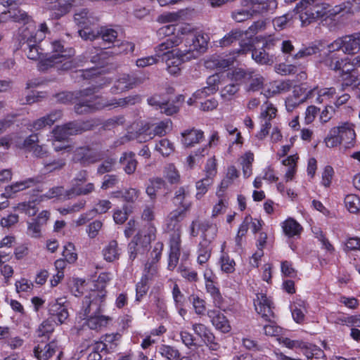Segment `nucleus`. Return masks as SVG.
<instances>
[{"mask_svg": "<svg viewBox=\"0 0 360 360\" xmlns=\"http://www.w3.org/2000/svg\"><path fill=\"white\" fill-rule=\"evenodd\" d=\"M86 129H87L86 127H82L77 122H70L63 126L56 127L52 131V144L54 150L56 151L62 150L69 151V146L64 144L58 146L56 142L63 141L66 140L69 136L80 133Z\"/></svg>", "mask_w": 360, "mask_h": 360, "instance_id": "10", "label": "nucleus"}, {"mask_svg": "<svg viewBox=\"0 0 360 360\" xmlns=\"http://www.w3.org/2000/svg\"><path fill=\"white\" fill-rule=\"evenodd\" d=\"M37 181L34 178H29L23 181H16L6 187L5 193L2 194V196L11 198L16 193L34 186Z\"/></svg>", "mask_w": 360, "mask_h": 360, "instance_id": "26", "label": "nucleus"}, {"mask_svg": "<svg viewBox=\"0 0 360 360\" xmlns=\"http://www.w3.org/2000/svg\"><path fill=\"white\" fill-rule=\"evenodd\" d=\"M250 79L249 89L253 91L260 89L264 83V78L259 74H255L253 72H248V78Z\"/></svg>", "mask_w": 360, "mask_h": 360, "instance_id": "59", "label": "nucleus"}, {"mask_svg": "<svg viewBox=\"0 0 360 360\" xmlns=\"http://www.w3.org/2000/svg\"><path fill=\"white\" fill-rule=\"evenodd\" d=\"M291 312L295 322L298 323H302L307 313L306 302L301 299H296L291 304Z\"/></svg>", "mask_w": 360, "mask_h": 360, "instance_id": "33", "label": "nucleus"}, {"mask_svg": "<svg viewBox=\"0 0 360 360\" xmlns=\"http://www.w3.org/2000/svg\"><path fill=\"white\" fill-rule=\"evenodd\" d=\"M180 236L175 233L170 240V252L168 261V269L174 270L176 266L180 256Z\"/></svg>", "mask_w": 360, "mask_h": 360, "instance_id": "25", "label": "nucleus"}, {"mask_svg": "<svg viewBox=\"0 0 360 360\" xmlns=\"http://www.w3.org/2000/svg\"><path fill=\"white\" fill-rule=\"evenodd\" d=\"M207 154V146L200 148L192 152L186 159V164L188 169H192L200 164L203 158Z\"/></svg>", "mask_w": 360, "mask_h": 360, "instance_id": "35", "label": "nucleus"}, {"mask_svg": "<svg viewBox=\"0 0 360 360\" xmlns=\"http://www.w3.org/2000/svg\"><path fill=\"white\" fill-rule=\"evenodd\" d=\"M48 313L56 324H62L69 316L67 306L60 300H55L49 303Z\"/></svg>", "mask_w": 360, "mask_h": 360, "instance_id": "16", "label": "nucleus"}, {"mask_svg": "<svg viewBox=\"0 0 360 360\" xmlns=\"http://www.w3.org/2000/svg\"><path fill=\"white\" fill-rule=\"evenodd\" d=\"M165 181L159 177L153 178L149 180L148 184L146 186V192L151 200L156 198L158 192L162 188H165Z\"/></svg>", "mask_w": 360, "mask_h": 360, "instance_id": "40", "label": "nucleus"}, {"mask_svg": "<svg viewBox=\"0 0 360 360\" xmlns=\"http://www.w3.org/2000/svg\"><path fill=\"white\" fill-rule=\"evenodd\" d=\"M57 349L58 345L55 342L49 344L41 343L34 347V353L38 359L46 360L51 357Z\"/></svg>", "mask_w": 360, "mask_h": 360, "instance_id": "30", "label": "nucleus"}, {"mask_svg": "<svg viewBox=\"0 0 360 360\" xmlns=\"http://www.w3.org/2000/svg\"><path fill=\"white\" fill-rule=\"evenodd\" d=\"M149 105L159 109L161 112L165 113L167 115H172L178 111L179 106L173 103L161 99L159 96H153L148 99Z\"/></svg>", "mask_w": 360, "mask_h": 360, "instance_id": "27", "label": "nucleus"}, {"mask_svg": "<svg viewBox=\"0 0 360 360\" xmlns=\"http://www.w3.org/2000/svg\"><path fill=\"white\" fill-rule=\"evenodd\" d=\"M347 7L342 4L331 6L327 3H316V0H302L295 11L299 15L302 26H306L321 18H332Z\"/></svg>", "mask_w": 360, "mask_h": 360, "instance_id": "3", "label": "nucleus"}, {"mask_svg": "<svg viewBox=\"0 0 360 360\" xmlns=\"http://www.w3.org/2000/svg\"><path fill=\"white\" fill-rule=\"evenodd\" d=\"M120 162L124 165V169L128 174H133L137 166L135 154L132 152L125 153L120 158Z\"/></svg>", "mask_w": 360, "mask_h": 360, "instance_id": "42", "label": "nucleus"}, {"mask_svg": "<svg viewBox=\"0 0 360 360\" xmlns=\"http://www.w3.org/2000/svg\"><path fill=\"white\" fill-rule=\"evenodd\" d=\"M220 265L221 271L226 274H231L235 271L234 260L226 253H223L220 257Z\"/></svg>", "mask_w": 360, "mask_h": 360, "instance_id": "58", "label": "nucleus"}, {"mask_svg": "<svg viewBox=\"0 0 360 360\" xmlns=\"http://www.w3.org/2000/svg\"><path fill=\"white\" fill-rule=\"evenodd\" d=\"M89 91L90 90H85L82 92V99L79 101L75 107V111L77 114L89 112L105 108H115L118 106H124L126 105H133L140 101V97L136 95L129 96L124 98H114L110 101H106L103 98L91 96Z\"/></svg>", "mask_w": 360, "mask_h": 360, "instance_id": "4", "label": "nucleus"}, {"mask_svg": "<svg viewBox=\"0 0 360 360\" xmlns=\"http://www.w3.org/2000/svg\"><path fill=\"white\" fill-rule=\"evenodd\" d=\"M204 172L205 174V178L213 181V179L217 174V164L214 157H212L207 160Z\"/></svg>", "mask_w": 360, "mask_h": 360, "instance_id": "56", "label": "nucleus"}, {"mask_svg": "<svg viewBox=\"0 0 360 360\" xmlns=\"http://www.w3.org/2000/svg\"><path fill=\"white\" fill-rule=\"evenodd\" d=\"M209 229H212L214 232L215 229L212 227L207 221L199 222L198 221H193L191 224V235L195 236L198 234L199 231H201L205 236H206L205 232Z\"/></svg>", "mask_w": 360, "mask_h": 360, "instance_id": "55", "label": "nucleus"}, {"mask_svg": "<svg viewBox=\"0 0 360 360\" xmlns=\"http://www.w3.org/2000/svg\"><path fill=\"white\" fill-rule=\"evenodd\" d=\"M326 63L330 69L340 72V76L345 85L350 86L353 84L354 68L351 63V59L348 58H340L336 56V54H333L326 59Z\"/></svg>", "mask_w": 360, "mask_h": 360, "instance_id": "9", "label": "nucleus"}, {"mask_svg": "<svg viewBox=\"0 0 360 360\" xmlns=\"http://www.w3.org/2000/svg\"><path fill=\"white\" fill-rule=\"evenodd\" d=\"M151 127L154 137L162 136L172 130V122L169 119H166L159 122L151 123Z\"/></svg>", "mask_w": 360, "mask_h": 360, "instance_id": "45", "label": "nucleus"}, {"mask_svg": "<svg viewBox=\"0 0 360 360\" xmlns=\"http://www.w3.org/2000/svg\"><path fill=\"white\" fill-rule=\"evenodd\" d=\"M184 212L181 210H175L171 212L167 218V226L169 230L176 228L178 223L183 219Z\"/></svg>", "mask_w": 360, "mask_h": 360, "instance_id": "51", "label": "nucleus"}, {"mask_svg": "<svg viewBox=\"0 0 360 360\" xmlns=\"http://www.w3.org/2000/svg\"><path fill=\"white\" fill-rule=\"evenodd\" d=\"M254 305L256 311L265 320H269L274 317L272 302L264 293L256 294Z\"/></svg>", "mask_w": 360, "mask_h": 360, "instance_id": "15", "label": "nucleus"}, {"mask_svg": "<svg viewBox=\"0 0 360 360\" xmlns=\"http://www.w3.org/2000/svg\"><path fill=\"white\" fill-rule=\"evenodd\" d=\"M274 39H269L264 44L262 48L252 50V59L261 65H272L274 63V56L266 53L264 48H269L270 46H274Z\"/></svg>", "mask_w": 360, "mask_h": 360, "instance_id": "21", "label": "nucleus"}, {"mask_svg": "<svg viewBox=\"0 0 360 360\" xmlns=\"http://www.w3.org/2000/svg\"><path fill=\"white\" fill-rule=\"evenodd\" d=\"M97 34V37L95 39L101 38V39L108 44L113 43L115 44V40L117 37V32L113 29H103L101 30V33L98 32H95Z\"/></svg>", "mask_w": 360, "mask_h": 360, "instance_id": "57", "label": "nucleus"}, {"mask_svg": "<svg viewBox=\"0 0 360 360\" xmlns=\"http://www.w3.org/2000/svg\"><path fill=\"white\" fill-rule=\"evenodd\" d=\"M145 274L142 276L141 281L136 285V302H140L143 295L146 294L148 290V280L157 272V266L154 264L149 263L146 264Z\"/></svg>", "mask_w": 360, "mask_h": 360, "instance_id": "17", "label": "nucleus"}, {"mask_svg": "<svg viewBox=\"0 0 360 360\" xmlns=\"http://www.w3.org/2000/svg\"><path fill=\"white\" fill-rule=\"evenodd\" d=\"M210 255L211 249L207 245V241L201 243L198 252V263L200 265L205 264L209 260Z\"/></svg>", "mask_w": 360, "mask_h": 360, "instance_id": "54", "label": "nucleus"}, {"mask_svg": "<svg viewBox=\"0 0 360 360\" xmlns=\"http://www.w3.org/2000/svg\"><path fill=\"white\" fill-rule=\"evenodd\" d=\"M217 196L218 200L217 202L214 205L212 211V216L213 217H216L219 214H224L226 212L229 204V199L226 194L224 193V191L219 190L217 192Z\"/></svg>", "mask_w": 360, "mask_h": 360, "instance_id": "37", "label": "nucleus"}, {"mask_svg": "<svg viewBox=\"0 0 360 360\" xmlns=\"http://www.w3.org/2000/svg\"><path fill=\"white\" fill-rule=\"evenodd\" d=\"M74 160L84 165L93 163L99 160V155L88 147L77 148L74 152Z\"/></svg>", "mask_w": 360, "mask_h": 360, "instance_id": "24", "label": "nucleus"}, {"mask_svg": "<svg viewBox=\"0 0 360 360\" xmlns=\"http://www.w3.org/2000/svg\"><path fill=\"white\" fill-rule=\"evenodd\" d=\"M185 11L180 10L176 12H167L158 17L157 21L160 23L175 22L179 20L184 15Z\"/></svg>", "mask_w": 360, "mask_h": 360, "instance_id": "50", "label": "nucleus"}, {"mask_svg": "<svg viewBox=\"0 0 360 360\" xmlns=\"http://www.w3.org/2000/svg\"><path fill=\"white\" fill-rule=\"evenodd\" d=\"M264 330L265 335L271 337H274L278 340V338L284 335L285 330L277 326L275 323H270L264 326Z\"/></svg>", "mask_w": 360, "mask_h": 360, "instance_id": "63", "label": "nucleus"}, {"mask_svg": "<svg viewBox=\"0 0 360 360\" xmlns=\"http://www.w3.org/2000/svg\"><path fill=\"white\" fill-rule=\"evenodd\" d=\"M239 176V172L234 166H229L227 169L226 176L222 179L220 184V189L224 191L226 189L234 180Z\"/></svg>", "mask_w": 360, "mask_h": 360, "instance_id": "48", "label": "nucleus"}, {"mask_svg": "<svg viewBox=\"0 0 360 360\" xmlns=\"http://www.w3.org/2000/svg\"><path fill=\"white\" fill-rule=\"evenodd\" d=\"M94 184L93 183H88L84 186H82V185L73 184L71 188L66 191L65 197L68 198H72L77 195H88L94 191Z\"/></svg>", "mask_w": 360, "mask_h": 360, "instance_id": "38", "label": "nucleus"}, {"mask_svg": "<svg viewBox=\"0 0 360 360\" xmlns=\"http://www.w3.org/2000/svg\"><path fill=\"white\" fill-rule=\"evenodd\" d=\"M155 228L150 225L147 231H139L128 245L129 259L133 261L143 257L148 251L150 242L155 238Z\"/></svg>", "mask_w": 360, "mask_h": 360, "instance_id": "6", "label": "nucleus"}, {"mask_svg": "<svg viewBox=\"0 0 360 360\" xmlns=\"http://www.w3.org/2000/svg\"><path fill=\"white\" fill-rule=\"evenodd\" d=\"M136 85V79L127 74L120 75L112 88L113 94H119L132 89Z\"/></svg>", "mask_w": 360, "mask_h": 360, "instance_id": "29", "label": "nucleus"}, {"mask_svg": "<svg viewBox=\"0 0 360 360\" xmlns=\"http://www.w3.org/2000/svg\"><path fill=\"white\" fill-rule=\"evenodd\" d=\"M336 93L335 87L315 86L306 94L305 98L311 103L321 104L330 101L336 95Z\"/></svg>", "mask_w": 360, "mask_h": 360, "instance_id": "14", "label": "nucleus"}, {"mask_svg": "<svg viewBox=\"0 0 360 360\" xmlns=\"http://www.w3.org/2000/svg\"><path fill=\"white\" fill-rule=\"evenodd\" d=\"M74 19L76 23L82 27V30L79 31L82 38L85 40H94L97 37L98 33L88 27L89 25L94 24L96 19L87 9H81L77 11L74 15Z\"/></svg>", "mask_w": 360, "mask_h": 360, "instance_id": "12", "label": "nucleus"}, {"mask_svg": "<svg viewBox=\"0 0 360 360\" xmlns=\"http://www.w3.org/2000/svg\"><path fill=\"white\" fill-rule=\"evenodd\" d=\"M163 176L170 184H176L180 179L179 172L173 163H168L164 167Z\"/></svg>", "mask_w": 360, "mask_h": 360, "instance_id": "46", "label": "nucleus"}, {"mask_svg": "<svg viewBox=\"0 0 360 360\" xmlns=\"http://www.w3.org/2000/svg\"><path fill=\"white\" fill-rule=\"evenodd\" d=\"M39 198L33 201L20 202L15 207L14 210L23 212L28 216H34L37 212V208L35 205V202H39Z\"/></svg>", "mask_w": 360, "mask_h": 360, "instance_id": "49", "label": "nucleus"}, {"mask_svg": "<svg viewBox=\"0 0 360 360\" xmlns=\"http://www.w3.org/2000/svg\"><path fill=\"white\" fill-rule=\"evenodd\" d=\"M277 113L276 108L268 101L262 104L259 115L260 122H270L276 117Z\"/></svg>", "mask_w": 360, "mask_h": 360, "instance_id": "41", "label": "nucleus"}, {"mask_svg": "<svg viewBox=\"0 0 360 360\" xmlns=\"http://www.w3.org/2000/svg\"><path fill=\"white\" fill-rule=\"evenodd\" d=\"M207 44V35L196 32L189 24H184L178 28L176 34L155 48V56L139 58L136 64L139 68H146L156 64L162 58L169 73L175 75L184 62L198 58L200 52L205 51Z\"/></svg>", "mask_w": 360, "mask_h": 360, "instance_id": "1", "label": "nucleus"}, {"mask_svg": "<svg viewBox=\"0 0 360 360\" xmlns=\"http://www.w3.org/2000/svg\"><path fill=\"white\" fill-rule=\"evenodd\" d=\"M63 256L68 263H74L77 259V254L75 247L72 243H68L64 246Z\"/></svg>", "mask_w": 360, "mask_h": 360, "instance_id": "64", "label": "nucleus"}, {"mask_svg": "<svg viewBox=\"0 0 360 360\" xmlns=\"http://www.w3.org/2000/svg\"><path fill=\"white\" fill-rule=\"evenodd\" d=\"M51 47V55L41 60L40 70H44L49 67L56 66L58 69L67 70L74 67L73 61L70 59L75 54V51L72 48H65L60 41H53Z\"/></svg>", "mask_w": 360, "mask_h": 360, "instance_id": "5", "label": "nucleus"}, {"mask_svg": "<svg viewBox=\"0 0 360 360\" xmlns=\"http://www.w3.org/2000/svg\"><path fill=\"white\" fill-rule=\"evenodd\" d=\"M134 49V45L128 41H122L120 43L117 40L115 41V44L111 48L108 47L103 48H96L94 47L90 52L89 56L91 59V62L93 63L103 64L104 60L108 57L117 55L121 53H128L132 52Z\"/></svg>", "mask_w": 360, "mask_h": 360, "instance_id": "7", "label": "nucleus"}, {"mask_svg": "<svg viewBox=\"0 0 360 360\" xmlns=\"http://www.w3.org/2000/svg\"><path fill=\"white\" fill-rule=\"evenodd\" d=\"M102 253L105 261L112 262L119 259L121 250L116 240H111L103 248Z\"/></svg>", "mask_w": 360, "mask_h": 360, "instance_id": "32", "label": "nucleus"}, {"mask_svg": "<svg viewBox=\"0 0 360 360\" xmlns=\"http://www.w3.org/2000/svg\"><path fill=\"white\" fill-rule=\"evenodd\" d=\"M11 16L12 21L23 22L25 24L20 30V36L22 35L23 32L27 33L34 31L35 25L26 12L18 8L11 9Z\"/></svg>", "mask_w": 360, "mask_h": 360, "instance_id": "22", "label": "nucleus"}, {"mask_svg": "<svg viewBox=\"0 0 360 360\" xmlns=\"http://www.w3.org/2000/svg\"><path fill=\"white\" fill-rule=\"evenodd\" d=\"M77 3L78 0H48L46 8L52 18L58 19L69 13Z\"/></svg>", "mask_w": 360, "mask_h": 360, "instance_id": "13", "label": "nucleus"}, {"mask_svg": "<svg viewBox=\"0 0 360 360\" xmlns=\"http://www.w3.org/2000/svg\"><path fill=\"white\" fill-rule=\"evenodd\" d=\"M329 52L342 51L345 54H354L360 50V33L339 37L328 45Z\"/></svg>", "mask_w": 360, "mask_h": 360, "instance_id": "11", "label": "nucleus"}, {"mask_svg": "<svg viewBox=\"0 0 360 360\" xmlns=\"http://www.w3.org/2000/svg\"><path fill=\"white\" fill-rule=\"evenodd\" d=\"M299 157L297 154L290 155L283 160L282 164L285 167L284 178L286 181H292L297 172V161Z\"/></svg>", "mask_w": 360, "mask_h": 360, "instance_id": "34", "label": "nucleus"}, {"mask_svg": "<svg viewBox=\"0 0 360 360\" xmlns=\"http://www.w3.org/2000/svg\"><path fill=\"white\" fill-rule=\"evenodd\" d=\"M189 301L192 304L195 312L197 314L203 315L205 314L206 307L204 300L200 298L198 295L193 294L190 295Z\"/></svg>", "mask_w": 360, "mask_h": 360, "instance_id": "61", "label": "nucleus"}, {"mask_svg": "<svg viewBox=\"0 0 360 360\" xmlns=\"http://www.w3.org/2000/svg\"><path fill=\"white\" fill-rule=\"evenodd\" d=\"M283 233L288 238L299 236L302 231V226L294 219L289 217L281 223Z\"/></svg>", "mask_w": 360, "mask_h": 360, "instance_id": "31", "label": "nucleus"}, {"mask_svg": "<svg viewBox=\"0 0 360 360\" xmlns=\"http://www.w3.org/2000/svg\"><path fill=\"white\" fill-rule=\"evenodd\" d=\"M345 204L351 213H357L360 210V198L354 194L347 195L345 198Z\"/></svg>", "mask_w": 360, "mask_h": 360, "instance_id": "52", "label": "nucleus"}, {"mask_svg": "<svg viewBox=\"0 0 360 360\" xmlns=\"http://www.w3.org/2000/svg\"><path fill=\"white\" fill-rule=\"evenodd\" d=\"M257 15L273 12L278 6L277 0H246Z\"/></svg>", "mask_w": 360, "mask_h": 360, "instance_id": "23", "label": "nucleus"}, {"mask_svg": "<svg viewBox=\"0 0 360 360\" xmlns=\"http://www.w3.org/2000/svg\"><path fill=\"white\" fill-rule=\"evenodd\" d=\"M174 146L167 139H162L160 140L155 147V150L161 154L163 157H168L172 154L174 151Z\"/></svg>", "mask_w": 360, "mask_h": 360, "instance_id": "47", "label": "nucleus"}, {"mask_svg": "<svg viewBox=\"0 0 360 360\" xmlns=\"http://www.w3.org/2000/svg\"><path fill=\"white\" fill-rule=\"evenodd\" d=\"M207 316L214 327L223 333H228L231 330V326L226 316L217 309L207 311Z\"/></svg>", "mask_w": 360, "mask_h": 360, "instance_id": "19", "label": "nucleus"}, {"mask_svg": "<svg viewBox=\"0 0 360 360\" xmlns=\"http://www.w3.org/2000/svg\"><path fill=\"white\" fill-rule=\"evenodd\" d=\"M154 138L150 122H134L127 129V134L122 136L118 144H124L131 140L146 143Z\"/></svg>", "mask_w": 360, "mask_h": 360, "instance_id": "8", "label": "nucleus"}, {"mask_svg": "<svg viewBox=\"0 0 360 360\" xmlns=\"http://www.w3.org/2000/svg\"><path fill=\"white\" fill-rule=\"evenodd\" d=\"M212 181L209 179L203 178L196 182V194L197 199H201L204 195L207 192L209 187L212 184Z\"/></svg>", "mask_w": 360, "mask_h": 360, "instance_id": "62", "label": "nucleus"}, {"mask_svg": "<svg viewBox=\"0 0 360 360\" xmlns=\"http://www.w3.org/2000/svg\"><path fill=\"white\" fill-rule=\"evenodd\" d=\"M23 43H26L28 50L26 52L27 56L31 60H43L45 58H42V53L39 51V47L37 45L38 42H34L33 37V31L30 32H23L21 36ZM40 62L39 65H40Z\"/></svg>", "mask_w": 360, "mask_h": 360, "instance_id": "20", "label": "nucleus"}, {"mask_svg": "<svg viewBox=\"0 0 360 360\" xmlns=\"http://www.w3.org/2000/svg\"><path fill=\"white\" fill-rule=\"evenodd\" d=\"M302 346L299 347L304 354V355L308 359H311L313 358L319 359L324 356L323 350L317 347L316 345L304 342L302 341Z\"/></svg>", "mask_w": 360, "mask_h": 360, "instance_id": "39", "label": "nucleus"}, {"mask_svg": "<svg viewBox=\"0 0 360 360\" xmlns=\"http://www.w3.org/2000/svg\"><path fill=\"white\" fill-rule=\"evenodd\" d=\"M234 58L229 57L228 58H224L220 57H213L210 61H207V67L210 68V63H212L217 69H224L231 65L233 62Z\"/></svg>", "mask_w": 360, "mask_h": 360, "instance_id": "60", "label": "nucleus"}, {"mask_svg": "<svg viewBox=\"0 0 360 360\" xmlns=\"http://www.w3.org/2000/svg\"><path fill=\"white\" fill-rule=\"evenodd\" d=\"M254 161V154L251 151L246 152L240 158L243 174L245 178L250 177L252 174V164Z\"/></svg>", "mask_w": 360, "mask_h": 360, "instance_id": "43", "label": "nucleus"}, {"mask_svg": "<svg viewBox=\"0 0 360 360\" xmlns=\"http://www.w3.org/2000/svg\"><path fill=\"white\" fill-rule=\"evenodd\" d=\"M334 128L338 130L337 134L345 148H350L354 146L356 134L352 123L344 122Z\"/></svg>", "mask_w": 360, "mask_h": 360, "instance_id": "18", "label": "nucleus"}, {"mask_svg": "<svg viewBox=\"0 0 360 360\" xmlns=\"http://www.w3.org/2000/svg\"><path fill=\"white\" fill-rule=\"evenodd\" d=\"M105 292L103 290L93 291L84 298L76 318L79 326H87L89 329L98 330L109 324L112 318L101 314L105 307Z\"/></svg>", "mask_w": 360, "mask_h": 360, "instance_id": "2", "label": "nucleus"}, {"mask_svg": "<svg viewBox=\"0 0 360 360\" xmlns=\"http://www.w3.org/2000/svg\"><path fill=\"white\" fill-rule=\"evenodd\" d=\"M243 8L232 13V18L237 22L245 21L257 14L250 5L246 4V0L242 2Z\"/></svg>", "mask_w": 360, "mask_h": 360, "instance_id": "36", "label": "nucleus"}, {"mask_svg": "<svg viewBox=\"0 0 360 360\" xmlns=\"http://www.w3.org/2000/svg\"><path fill=\"white\" fill-rule=\"evenodd\" d=\"M159 354L167 360H175L180 356L178 349L169 345H162L158 350Z\"/></svg>", "mask_w": 360, "mask_h": 360, "instance_id": "53", "label": "nucleus"}, {"mask_svg": "<svg viewBox=\"0 0 360 360\" xmlns=\"http://www.w3.org/2000/svg\"><path fill=\"white\" fill-rule=\"evenodd\" d=\"M181 142L186 148L193 147L204 138L202 131L195 129H187L181 133Z\"/></svg>", "mask_w": 360, "mask_h": 360, "instance_id": "28", "label": "nucleus"}, {"mask_svg": "<svg viewBox=\"0 0 360 360\" xmlns=\"http://www.w3.org/2000/svg\"><path fill=\"white\" fill-rule=\"evenodd\" d=\"M63 186H56L50 188L45 194L39 197V202L58 198L60 200H68L65 197V192Z\"/></svg>", "mask_w": 360, "mask_h": 360, "instance_id": "44", "label": "nucleus"}]
</instances>
